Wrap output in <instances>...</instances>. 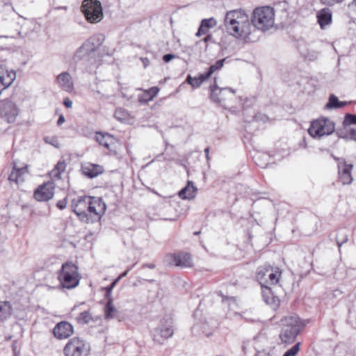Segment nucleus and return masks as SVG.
<instances>
[{"mask_svg":"<svg viewBox=\"0 0 356 356\" xmlns=\"http://www.w3.org/2000/svg\"><path fill=\"white\" fill-rule=\"evenodd\" d=\"M274 9L270 6L257 8L254 10L251 22L248 16L241 10H234L227 13L225 26L227 32L246 42H254L253 36L257 30L265 31L274 24Z\"/></svg>","mask_w":356,"mask_h":356,"instance_id":"obj_1","label":"nucleus"},{"mask_svg":"<svg viewBox=\"0 0 356 356\" xmlns=\"http://www.w3.org/2000/svg\"><path fill=\"white\" fill-rule=\"evenodd\" d=\"M72 208L81 221L88 223L90 220H100L106 211V205L100 197L83 196L74 199Z\"/></svg>","mask_w":356,"mask_h":356,"instance_id":"obj_2","label":"nucleus"},{"mask_svg":"<svg viewBox=\"0 0 356 356\" xmlns=\"http://www.w3.org/2000/svg\"><path fill=\"white\" fill-rule=\"evenodd\" d=\"M280 322L282 328L279 336L282 342L286 344L294 342L301 330L305 326L296 314L286 316L282 318Z\"/></svg>","mask_w":356,"mask_h":356,"instance_id":"obj_3","label":"nucleus"},{"mask_svg":"<svg viewBox=\"0 0 356 356\" xmlns=\"http://www.w3.org/2000/svg\"><path fill=\"white\" fill-rule=\"evenodd\" d=\"M58 280L62 288H75L79 283L78 267L72 262L63 264L58 275Z\"/></svg>","mask_w":356,"mask_h":356,"instance_id":"obj_4","label":"nucleus"},{"mask_svg":"<svg viewBox=\"0 0 356 356\" xmlns=\"http://www.w3.org/2000/svg\"><path fill=\"white\" fill-rule=\"evenodd\" d=\"M334 130V123L332 120L328 118H321L312 122L308 133L313 138H320L332 134Z\"/></svg>","mask_w":356,"mask_h":356,"instance_id":"obj_5","label":"nucleus"},{"mask_svg":"<svg viewBox=\"0 0 356 356\" xmlns=\"http://www.w3.org/2000/svg\"><path fill=\"white\" fill-rule=\"evenodd\" d=\"M281 273L274 270L270 265L259 266L256 273V277L261 286L274 285L279 282Z\"/></svg>","mask_w":356,"mask_h":356,"instance_id":"obj_6","label":"nucleus"},{"mask_svg":"<svg viewBox=\"0 0 356 356\" xmlns=\"http://www.w3.org/2000/svg\"><path fill=\"white\" fill-rule=\"evenodd\" d=\"M81 11L91 23L99 22L103 17L102 5L97 0H84L81 5Z\"/></svg>","mask_w":356,"mask_h":356,"instance_id":"obj_7","label":"nucleus"},{"mask_svg":"<svg viewBox=\"0 0 356 356\" xmlns=\"http://www.w3.org/2000/svg\"><path fill=\"white\" fill-rule=\"evenodd\" d=\"M90 353V345L79 337L70 339L64 348L65 356H88Z\"/></svg>","mask_w":356,"mask_h":356,"instance_id":"obj_8","label":"nucleus"},{"mask_svg":"<svg viewBox=\"0 0 356 356\" xmlns=\"http://www.w3.org/2000/svg\"><path fill=\"white\" fill-rule=\"evenodd\" d=\"M172 318H163L158 327L153 330V339L159 343H162L165 340L169 339L173 335Z\"/></svg>","mask_w":356,"mask_h":356,"instance_id":"obj_9","label":"nucleus"},{"mask_svg":"<svg viewBox=\"0 0 356 356\" xmlns=\"http://www.w3.org/2000/svg\"><path fill=\"white\" fill-rule=\"evenodd\" d=\"M0 115L8 123L16 121L19 115V108L17 105L10 99H6L0 101Z\"/></svg>","mask_w":356,"mask_h":356,"instance_id":"obj_10","label":"nucleus"},{"mask_svg":"<svg viewBox=\"0 0 356 356\" xmlns=\"http://www.w3.org/2000/svg\"><path fill=\"white\" fill-rule=\"evenodd\" d=\"M54 188L55 185L51 181L44 183L35 191L34 197L38 201H48L54 196Z\"/></svg>","mask_w":356,"mask_h":356,"instance_id":"obj_11","label":"nucleus"},{"mask_svg":"<svg viewBox=\"0 0 356 356\" xmlns=\"http://www.w3.org/2000/svg\"><path fill=\"white\" fill-rule=\"evenodd\" d=\"M73 332V326L67 321H61L57 323L53 329L54 337L58 339H67L70 337Z\"/></svg>","mask_w":356,"mask_h":356,"instance_id":"obj_12","label":"nucleus"},{"mask_svg":"<svg viewBox=\"0 0 356 356\" xmlns=\"http://www.w3.org/2000/svg\"><path fill=\"white\" fill-rule=\"evenodd\" d=\"M211 99L216 103H222L227 99L226 93L229 92L232 95H234L236 92L235 90L231 88H220L216 84L211 86Z\"/></svg>","mask_w":356,"mask_h":356,"instance_id":"obj_13","label":"nucleus"},{"mask_svg":"<svg viewBox=\"0 0 356 356\" xmlns=\"http://www.w3.org/2000/svg\"><path fill=\"white\" fill-rule=\"evenodd\" d=\"M353 167L352 164H348L345 160H341L339 162V175L343 184H349L352 182L351 170Z\"/></svg>","mask_w":356,"mask_h":356,"instance_id":"obj_14","label":"nucleus"},{"mask_svg":"<svg viewBox=\"0 0 356 356\" xmlns=\"http://www.w3.org/2000/svg\"><path fill=\"white\" fill-rule=\"evenodd\" d=\"M93 55L88 51L87 49L82 44L74 53L73 62L76 64L83 63L84 64H92L95 63Z\"/></svg>","mask_w":356,"mask_h":356,"instance_id":"obj_15","label":"nucleus"},{"mask_svg":"<svg viewBox=\"0 0 356 356\" xmlns=\"http://www.w3.org/2000/svg\"><path fill=\"white\" fill-rule=\"evenodd\" d=\"M104 41V35L96 34L90 37L83 44L90 54L95 56V51L101 47Z\"/></svg>","mask_w":356,"mask_h":356,"instance_id":"obj_16","label":"nucleus"},{"mask_svg":"<svg viewBox=\"0 0 356 356\" xmlns=\"http://www.w3.org/2000/svg\"><path fill=\"white\" fill-rule=\"evenodd\" d=\"M318 23L321 29H325L332 22V12L328 8H324L316 13Z\"/></svg>","mask_w":356,"mask_h":356,"instance_id":"obj_17","label":"nucleus"},{"mask_svg":"<svg viewBox=\"0 0 356 356\" xmlns=\"http://www.w3.org/2000/svg\"><path fill=\"white\" fill-rule=\"evenodd\" d=\"M57 83L63 90L70 92L74 89V84L71 75L68 72H62L56 79Z\"/></svg>","mask_w":356,"mask_h":356,"instance_id":"obj_18","label":"nucleus"},{"mask_svg":"<svg viewBox=\"0 0 356 356\" xmlns=\"http://www.w3.org/2000/svg\"><path fill=\"white\" fill-rule=\"evenodd\" d=\"M262 294L264 301L266 304L270 305L273 309H276L280 305L279 298L274 296L270 286H261Z\"/></svg>","mask_w":356,"mask_h":356,"instance_id":"obj_19","label":"nucleus"},{"mask_svg":"<svg viewBox=\"0 0 356 356\" xmlns=\"http://www.w3.org/2000/svg\"><path fill=\"white\" fill-rule=\"evenodd\" d=\"M81 171L84 175L92 179L102 174L104 172V168L99 165L88 163L82 165Z\"/></svg>","mask_w":356,"mask_h":356,"instance_id":"obj_20","label":"nucleus"},{"mask_svg":"<svg viewBox=\"0 0 356 356\" xmlns=\"http://www.w3.org/2000/svg\"><path fill=\"white\" fill-rule=\"evenodd\" d=\"M16 78V74L14 71L7 70L3 64H0V83L6 86H10Z\"/></svg>","mask_w":356,"mask_h":356,"instance_id":"obj_21","label":"nucleus"},{"mask_svg":"<svg viewBox=\"0 0 356 356\" xmlns=\"http://www.w3.org/2000/svg\"><path fill=\"white\" fill-rule=\"evenodd\" d=\"M28 172V165L22 168H17L15 165L13 170L9 175L8 179L13 181L17 184H21L24 181V175Z\"/></svg>","mask_w":356,"mask_h":356,"instance_id":"obj_22","label":"nucleus"},{"mask_svg":"<svg viewBox=\"0 0 356 356\" xmlns=\"http://www.w3.org/2000/svg\"><path fill=\"white\" fill-rule=\"evenodd\" d=\"M95 140L108 149H111V146L115 143V138L108 133L97 132Z\"/></svg>","mask_w":356,"mask_h":356,"instance_id":"obj_23","label":"nucleus"},{"mask_svg":"<svg viewBox=\"0 0 356 356\" xmlns=\"http://www.w3.org/2000/svg\"><path fill=\"white\" fill-rule=\"evenodd\" d=\"M216 24L217 22L213 17L202 19L195 35L197 37H200L202 35L208 33L209 30L215 27Z\"/></svg>","mask_w":356,"mask_h":356,"instance_id":"obj_24","label":"nucleus"},{"mask_svg":"<svg viewBox=\"0 0 356 356\" xmlns=\"http://www.w3.org/2000/svg\"><path fill=\"white\" fill-rule=\"evenodd\" d=\"M173 261L176 266L181 267H191L193 266V260L191 256L188 253H179L172 256Z\"/></svg>","mask_w":356,"mask_h":356,"instance_id":"obj_25","label":"nucleus"},{"mask_svg":"<svg viewBox=\"0 0 356 356\" xmlns=\"http://www.w3.org/2000/svg\"><path fill=\"white\" fill-rule=\"evenodd\" d=\"M197 188L193 182L188 181L187 185L179 192V196L183 200H190L195 197Z\"/></svg>","mask_w":356,"mask_h":356,"instance_id":"obj_26","label":"nucleus"},{"mask_svg":"<svg viewBox=\"0 0 356 356\" xmlns=\"http://www.w3.org/2000/svg\"><path fill=\"white\" fill-rule=\"evenodd\" d=\"M13 314L12 305L9 301L0 302V321H3L11 316Z\"/></svg>","mask_w":356,"mask_h":356,"instance_id":"obj_27","label":"nucleus"},{"mask_svg":"<svg viewBox=\"0 0 356 356\" xmlns=\"http://www.w3.org/2000/svg\"><path fill=\"white\" fill-rule=\"evenodd\" d=\"M347 102L339 101L337 96L332 94L329 97L328 102L325 105V108L327 109H338L347 105Z\"/></svg>","mask_w":356,"mask_h":356,"instance_id":"obj_28","label":"nucleus"},{"mask_svg":"<svg viewBox=\"0 0 356 356\" xmlns=\"http://www.w3.org/2000/svg\"><path fill=\"white\" fill-rule=\"evenodd\" d=\"M79 324H88L90 322H96L99 320V317L93 318L89 311H84L79 314L76 318Z\"/></svg>","mask_w":356,"mask_h":356,"instance_id":"obj_29","label":"nucleus"},{"mask_svg":"<svg viewBox=\"0 0 356 356\" xmlns=\"http://www.w3.org/2000/svg\"><path fill=\"white\" fill-rule=\"evenodd\" d=\"M117 309L113 305V299L108 300L104 307V316L106 319H111L116 316L118 314Z\"/></svg>","mask_w":356,"mask_h":356,"instance_id":"obj_30","label":"nucleus"},{"mask_svg":"<svg viewBox=\"0 0 356 356\" xmlns=\"http://www.w3.org/2000/svg\"><path fill=\"white\" fill-rule=\"evenodd\" d=\"M345 131H338L339 136L346 140H353L356 141V129L345 128Z\"/></svg>","mask_w":356,"mask_h":356,"instance_id":"obj_31","label":"nucleus"},{"mask_svg":"<svg viewBox=\"0 0 356 356\" xmlns=\"http://www.w3.org/2000/svg\"><path fill=\"white\" fill-rule=\"evenodd\" d=\"M255 163L257 165L260 166L261 168H266L268 165L270 156L266 154H257L254 156Z\"/></svg>","mask_w":356,"mask_h":356,"instance_id":"obj_32","label":"nucleus"},{"mask_svg":"<svg viewBox=\"0 0 356 356\" xmlns=\"http://www.w3.org/2000/svg\"><path fill=\"white\" fill-rule=\"evenodd\" d=\"M159 90L157 87H152L147 90V98L140 99V102H147L148 101L152 100L153 98L158 94Z\"/></svg>","mask_w":356,"mask_h":356,"instance_id":"obj_33","label":"nucleus"},{"mask_svg":"<svg viewBox=\"0 0 356 356\" xmlns=\"http://www.w3.org/2000/svg\"><path fill=\"white\" fill-rule=\"evenodd\" d=\"M351 124H356V115L347 113L344 118L343 125L347 127Z\"/></svg>","mask_w":356,"mask_h":356,"instance_id":"obj_34","label":"nucleus"},{"mask_svg":"<svg viewBox=\"0 0 356 356\" xmlns=\"http://www.w3.org/2000/svg\"><path fill=\"white\" fill-rule=\"evenodd\" d=\"M336 241L339 248H340L342 244L348 241V235L342 230L338 233Z\"/></svg>","mask_w":356,"mask_h":356,"instance_id":"obj_35","label":"nucleus"},{"mask_svg":"<svg viewBox=\"0 0 356 356\" xmlns=\"http://www.w3.org/2000/svg\"><path fill=\"white\" fill-rule=\"evenodd\" d=\"M300 342L296 343L289 350L286 351L283 356H295L300 350Z\"/></svg>","mask_w":356,"mask_h":356,"instance_id":"obj_36","label":"nucleus"},{"mask_svg":"<svg viewBox=\"0 0 356 356\" xmlns=\"http://www.w3.org/2000/svg\"><path fill=\"white\" fill-rule=\"evenodd\" d=\"M186 81L193 88H198L202 85L201 81L197 77H192L191 75H188Z\"/></svg>","mask_w":356,"mask_h":356,"instance_id":"obj_37","label":"nucleus"},{"mask_svg":"<svg viewBox=\"0 0 356 356\" xmlns=\"http://www.w3.org/2000/svg\"><path fill=\"white\" fill-rule=\"evenodd\" d=\"M225 61V58L218 60L214 65L210 66L208 71L212 74L215 71L222 68Z\"/></svg>","mask_w":356,"mask_h":356,"instance_id":"obj_38","label":"nucleus"},{"mask_svg":"<svg viewBox=\"0 0 356 356\" xmlns=\"http://www.w3.org/2000/svg\"><path fill=\"white\" fill-rule=\"evenodd\" d=\"M120 280V277H118L116 280H115L109 286H108L105 289H106V298L108 299V300H110V299H112V297H111V292H112V290L115 287V286L116 285L117 282Z\"/></svg>","mask_w":356,"mask_h":356,"instance_id":"obj_39","label":"nucleus"},{"mask_svg":"<svg viewBox=\"0 0 356 356\" xmlns=\"http://www.w3.org/2000/svg\"><path fill=\"white\" fill-rule=\"evenodd\" d=\"M44 140L46 143L51 144L56 147L59 148V147H60L59 143H58V141H57V138L56 137H53V138L45 137L44 138Z\"/></svg>","mask_w":356,"mask_h":356,"instance_id":"obj_40","label":"nucleus"},{"mask_svg":"<svg viewBox=\"0 0 356 356\" xmlns=\"http://www.w3.org/2000/svg\"><path fill=\"white\" fill-rule=\"evenodd\" d=\"M65 161H59L55 166L54 170L58 171V175H60L65 170Z\"/></svg>","mask_w":356,"mask_h":356,"instance_id":"obj_41","label":"nucleus"},{"mask_svg":"<svg viewBox=\"0 0 356 356\" xmlns=\"http://www.w3.org/2000/svg\"><path fill=\"white\" fill-rule=\"evenodd\" d=\"M207 323H203L202 325V333L207 337H209L212 334V331L211 329H209Z\"/></svg>","mask_w":356,"mask_h":356,"instance_id":"obj_42","label":"nucleus"},{"mask_svg":"<svg viewBox=\"0 0 356 356\" xmlns=\"http://www.w3.org/2000/svg\"><path fill=\"white\" fill-rule=\"evenodd\" d=\"M320 1L327 6H333L336 3H339L343 1V0H320Z\"/></svg>","mask_w":356,"mask_h":356,"instance_id":"obj_43","label":"nucleus"},{"mask_svg":"<svg viewBox=\"0 0 356 356\" xmlns=\"http://www.w3.org/2000/svg\"><path fill=\"white\" fill-rule=\"evenodd\" d=\"M67 204V198L65 197L63 200H59L57 202L56 205H57V207L59 208L60 209H64L66 207Z\"/></svg>","mask_w":356,"mask_h":356,"instance_id":"obj_44","label":"nucleus"},{"mask_svg":"<svg viewBox=\"0 0 356 356\" xmlns=\"http://www.w3.org/2000/svg\"><path fill=\"white\" fill-rule=\"evenodd\" d=\"M211 74L207 71V72L200 74L197 78L200 81H201V83H202L204 81L208 79L211 76Z\"/></svg>","mask_w":356,"mask_h":356,"instance_id":"obj_45","label":"nucleus"},{"mask_svg":"<svg viewBox=\"0 0 356 356\" xmlns=\"http://www.w3.org/2000/svg\"><path fill=\"white\" fill-rule=\"evenodd\" d=\"M175 57V55H174V54H165V55L163 56V60L165 63H168V62H170L172 59H173Z\"/></svg>","mask_w":356,"mask_h":356,"instance_id":"obj_46","label":"nucleus"},{"mask_svg":"<svg viewBox=\"0 0 356 356\" xmlns=\"http://www.w3.org/2000/svg\"><path fill=\"white\" fill-rule=\"evenodd\" d=\"M63 104L67 107V108H71L72 106V102L68 99V98H66L64 99L63 101Z\"/></svg>","mask_w":356,"mask_h":356,"instance_id":"obj_47","label":"nucleus"},{"mask_svg":"<svg viewBox=\"0 0 356 356\" xmlns=\"http://www.w3.org/2000/svg\"><path fill=\"white\" fill-rule=\"evenodd\" d=\"M65 121V117L63 115H60L57 121V125L60 126L62 124H63Z\"/></svg>","mask_w":356,"mask_h":356,"instance_id":"obj_48","label":"nucleus"},{"mask_svg":"<svg viewBox=\"0 0 356 356\" xmlns=\"http://www.w3.org/2000/svg\"><path fill=\"white\" fill-rule=\"evenodd\" d=\"M123 111L122 110H117L115 113V117L119 120H122V118L120 117V115L122 114Z\"/></svg>","mask_w":356,"mask_h":356,"instance_id":"obj_49","label":"nucleus"},{"mask_svg":"<svg viewBox=\"0 0 356 356\" xmlns=\"http://www.w3.org/2000/svg\"><path fill=\"white\" fill-rule=\"evenodd\" d=\"M212 39H213V36H212V35L209 34V35H207L204 38V41L205 42H209V41H211V40H212Z\"/></svg>","mask_w":356,"mask_h":356,"instance_id":"obj_50","label":"nucleus"},{"mask_svg":"<svg viewBox=\"0 0 356 356\" xmlns=\"http://www.w3.org/2000/svg\"><path fill=\"white\" fill-rule=\"evenodd\" d=\"M143 267H147L149 268H154L155 265L154 264H145L143 265Z\"/></svg>","mask_w":356,"mask_h":356,"instance_id":"obj_51","label":"nucleus"},{"mask_svg":"<svg viewBox=\"0 0 356 356\" xmlns=\"http://www.w3.org/2000/svg\"><path fill=\"white\" fill-rule=\"evenodd\" d=\"M201 327V325H199V324H196L194 325V327H193V332H196L198 331V330Z\"/></svg>","mask_w":356,"mask_h":356,"instance_id":"obj_52","label":"nucleus"},{"mask_svg":"<svg viewBox=\"0 0 356 356\" xmlns=\"http://www.w3.org/2000/svg\"><path fill=\"white\" fill-rule=\"evenodd\" d=\"M131 268H129L128 270H127L126 271H124L123 273H122V274L118 277H120V280L121 278H122V277H125V276L128 274V273H129V271L131 270Z\"/></svg>","mask_w":356,"mask_h":356,"instance_id":"obj_53","label":"nucleus"},{"mask_svg":"<svg viewBox=\"0 0 356 356\" xmlns=\"http://www.w3.org/2000/svg\"><path fill=\"white\" fill-rule=\"evenodd\" d=\"M209 147H207L205 149H204V153H205V156H206V158L207 159H209Z\"/></svg>","mask_w":356,"mask_h":356,"instance_id":"obj_54","label":"nucleus"},{"mask_svg":"<svg viewBox=\"0 0 356 356\" xmlns=\"http://www.w3.org/2000/svg\"><path fill=\"white\" fill-rule=\"evenodd\" d=\"M333 158H334V159L335 161H337L338 163H339V162H340V161H341V160H345L344 159H340V158H337V157H336V156H333Z\"/></svg>","mask_w":356,"mask_h":356,"instance_id":"obj_55","label":"nucleus"},{"mask_svg":"<svg viewBox=\"0 0 356 356\" xmlns=\"http://www.w3.org/2000/svg\"><path fill=\"white\" fill-rule=\"evenodd\" d=\"M143 62L144 63L145 67H146L147 66V63L148 62L147 58L143 59Z\"/></svg>","mask_w":356,"mask_h":356,"instance_id":"obj_56","label":"nucleus"},{"mask_svg":"<svg viewBox=\"0 0 356 356\" xmlns=\"http://www.w3.org/2000/svg\"><path fill=\"white\" fill-rule=\"evenodd\" d=\"M147 91L145 92V93H144V95H143V97H140V99H144V98H147Z\"/></svg>","mask_w":356,"mask_h":356,"instance_id":"obj_57","label":"nucleus"},{"mask_svg":"<svg viewBox=\"0 0 356 356\" xmlns=\"http://www.w3.org/2000/svg\"><path fill=\"white\" fill-rule=\"evenodd\" d=\"M147 281H148L149 282H154V280H147Z\"/></svg>","mask_w":356,"mask_h":356,"instance_id":"obj_58","label":"nucleus"},{"mask_svg":"<svg viewBox=\"0 0 356 356\" xmlns=\"http://www.w3.org/2000/svg\"><path fill=\"white\" fill-rule=\"evenodd\" d=\"M200 232H195L194 233V234H195V235H198V234H200Z\"/></svg>","mask_w":356,"mask_h":356,"instance_id":"obj_59","label":"nucleus"},{"mask_svg":"<svg viewBox=\"0 0 356 356\" xmlns=\"http://www.w3.org/2000/svg\"><path fill=\"white\" fill-rule=\"evenodd\" d=\"M21 34H22L21 31H18L17 35L21 37L22 36Z\"/></svg>","mask_w":356,"mask_h":356,"instance_id":"obj_60","label":"nucleus"},{"mask_svg":"<svg viewBox=\"0 0 356 356\" xmlns=\"http://www.w3.org/2000/svg\"><path fill=\"white\" fill-rule=\"evenodd\" d=\"M353 3L356 5V0H353Z\"/></svg>","mask_w":356,"mask_h":356,"instance_id":"obj_61","label":"nucleus"}]
</instances>
